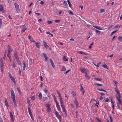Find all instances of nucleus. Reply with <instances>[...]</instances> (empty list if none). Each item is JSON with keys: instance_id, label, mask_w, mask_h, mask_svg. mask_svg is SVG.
Returning <instances> with one entry per match:
<instances>
[{"instance_id": "1", "label": "nucleus", "mask_w": 122, "mask_h": 122, "mask_svg": "<svg viewBox=\"0 0 122 122\" xmlns=\"http://www.w3.org/2000/svg\"><path fill=\"white\" fill-rule=\"evenodd\" d=\"M115 91L116 93H117L118 96L117 95H116V98L118 101L117 105L118 108L120 109V105H122V102L121 100V95L119 90L118 89L116 88H115Z\"/></svg>"}, {"instance_id": "2", "label": "nucleus", "mask_w": 122, "mask_h": 122, "mask_svg": "<svg viewBox=\"0 0 122 122\" xmlns=\"http://www.w3.org/2000/svg\"><path fill=\"white\" fill-rule=\"evenodd\" d=\"M60 103L61 104V107L62 108L63 112H64L65 116H67V114L66 111L65 109L64 104L63 103V100H60Z\"/></svg>"}, {"instance_id": "3", "label": "nucleus", "mask_w": 122, "mask_h": 122, "mask_svg": "<svg viewBox=\"0 0 122 122\" xmlns=\"http://www.w3.org/2000/svg\"><path fill=\"white\" fill-rule=\"evenodd\" d=\"M54 101L56 103V106L59 111H61V108L60 107V106L59 105V102L57 101V100L56 99L55 96L54 95Z\"/></svg>"}, {"instance_id": "4", "label": "nucleus", "mask_w": 122, "mask_h": 122, "mask_svg": "<svg viewBox=\"0 0 122 122\" xmlns=\"http://www.w3.org/2000/svg\"><path fill=\"white\" fill-rule=\"evenodd\" d=\"M55 114L56 115V117L61 122L62 120V117L59 114L58 112L56 111H55Z\"/></svg>"}, {"instance_id": "5", "label": "nucleus", "mask_w": 122, "mask_h": 122, "mask_svg": "<svg viewBox=\"0 0 122 122\" xmlns=\"http://www.w3.org/2000/svg\"><path fill=\"white\" fill-rule=\"evenodd\" d=\"M8 74L9 77L15 85L16 83L14 77L12 76L11 74L10 73L8 72Z\"/></svg>"}, {"instance_id": "6", "label": "nucleus", "mask_w": 122, "mask_h": 122, "mask_svg": "<svg viewBox=\"0 0 122 122\" xmlns=\"http://www.w3.org/2000/svg\"><path fill=\"white\" fill-rule=\"evenodd\" d=\"M11 95V97L13 100H15V96L14 93L13 89L12 88L10 89Z\"/></svg>"}, {"instance_id": "7", "label": "nucleus", "mask_w": 122, "mask_h": 122, "mask_svg": "<svg viewBox=\"0 0 122 122\" xmlns=\"http://www.w3.org/2000/svg\"><path fill=\"white\" fill-rule=\"evenodd\" d=\"M51 104H46V107L47 108V112L49 113L50 112L51 109L50 108V106Z\"/></svg>"}, {"instance_id": "8", "label": "nucleus", "mask_w": 122, "mask_h": 122, "mask_svg": "<svg viewBox=\"0 0 122 122\" xmlns=\"http://www.w3.org/2000/svg\"><path fill=\"white\" fill-rule=\"evenodd\" d=\"M0 68L1 71L2 73H3V66L4 64V62L2 60V59L0 60Z\"/></svg>"}, {"instance_id": "9", "label": "nucleus", "mask_w": 122, "mask_h": 122, "mask_svg": "<svg viewBox=\"0 0 122 122\" xmlns=\"http://www.w3.org/2000/svg\"><path fill=\"white\" fill-rule=\"evenodd\" d=\"M16 60V61L19 65H21V62L20 61L19 59V58L17 55V54H14Z\"/></svg>"}, {"instance_id": "10", "label": "nucleus", "mask_w": 122, "mask_h": 122, "mask_svg": "<svg viewBox=\"0 0 122 122\" xmlns=\"http://www.w3.org/2000/svg\"><path fill=\"white\" fill-rule=\"evenodd\" d=\"M14 5L15 6L16 11L17 12L19 11L20 10V9L19 8V5L16 3H14Z\"/></svg>"}, {"instance_id": "11", "label": "nucleus", "mask_w": 122, "mask_h": 122, "mask_svg": "<svg viewBox=\"0 0 122 122\" xmlns=\"http://www.w3.org/2000/svg\"><path fill=\"white\" fill-rule=\"evenodd\" d=\"M80 69L81 72L83 73H85V71H88V70L85 68H80Z\"/></svg>"}, {"instance_id": "12", "label": "nucleus", "mask_w": 122, "mask_h": 122, "mask_svg": "<svg viewBox=\"0 0 122 122\" xmlns=\"http://www.w3.org/2000/svg\"><path fill=\"white\" fill-rule=\"evenodd\" d=\"M23 28L21 31V32L22 33L24 32L27 29V28L26 27L25 25H23Z\"/></svg>"}, {"instance_id": "13", "label": "nucleus", "mask_w": 122, "mask_h": 122, "mask_svg": "<svg viewBox=\"0 0 122 122\" xmlns=\"http://www.w3.org/2000/svg\"><path fill=\"white\" fill-rule=\"evenodd\" d=\"M74 103L76 106V108H78V103L77 100L76 99L74 101Z\"/></svg>"}, {"instance_id": "14", "label": "nucleus", "mask_w": 122, "mask_h": 122, "mask_svg": "<svg viewBox=\"0 0 122 122\" xmlns=\"http://www.w3.org/2000/svg\"><path fill=\"white\" fill-rule=\"evenodd\" d=\"M43 43L45 48H48L49 47L47 45L46 43L45 42V41H43Z\"/></svg>"}, {"instance_id": "15", "label": "nucleus", "mask_w": 122, "mask_h": 122, "mask_svg": "<svg viewBox=\"0 0 122 122\" xmlns=\"http://www.w3.org/2000/svg\"><path fill=\"white\" fill-rule=\"evenodd\" d=\"M28 38L30 40L31 42H34L35 41L30 35L28 36Z\"/></svg>"}, {"instance_id": "16", "label": "nucleus", "mask_w": 122, "mask_h": 122, "mask_svg": "<svg viewBox=\"0 0 122 122\" xmlns=\"http://www.w3.org/2000/svg\"><path fill=\"white\" fill-rule=\"evenodd\" d=\"M8 52L9 53H11L12 51V50L10 46L9 45H8Z\"/></svg>"}, {"instance_id": "17", "label": "nucleus", "mask_w": 122, "mask_h": 122, "mask_svg": "<svg viewBox=\"0 0 122 122\" xmlns=\"http://www.w3.org/2000/svg\"><path fill=\"white\" fill-rule=\"evenodd\" d=\"M50 62H51V63L53 68H54L55 67V65L54 64V63H53L52 60L51 58H50Z\"/></svg>"}, {"instance_id": "18", "label": "nucleus", "mask_w": 122, "mask_h": 122, "mask_svg": "<svg viewBox=\"0 0 122 122\" xmlns=\"http://www.w3.org/2000/svg\"><path fill=\"white\" fill-rule=\"evenodd\" d=\"M5 106H6L7 107V109H8L9 105H8V103L7 102V100L6 99H5Z\"/></svg>"}, {"instance_id": "19", "label": "nucleus", "mask_w": 122, "mask_h": 122, "mask_svg": "<svg viewBox=\"0 0 122 122\" xmlns=\"http://www.w3.org/2000/svg\"><path fill=\"white\" fill-rule=\"evenodd\" d=\"M10 117L12 121L13 122L14 120V117L12 112H10Z\"/></svg>"}, {"instance_id": "20", "label": "nucleus", "mask_w": 122, "mask_h": 122, "mask_svg": "<svg viewBox=\"0 0 122 122\" xmlns=\"http://www.w3.org/2000/svg\"><path fill=\"white\" fill-rule=\"evenodd\" d=\"M93 27L97 29H98L100 30H103V29H102L101 28V27L100 26H94Z\"/></svg>"}, {"instance_id": "21", "label": "nucleus", "mask_w": 122, "mask_h": 122, "mask_svg": "<svg viewBox=\"0 0 122 122\" xmlns=\"http://www.w3.org/2000/svg\"><path fill=\"white\" fill-rule=\"evenodd\" d=\"M85 76L86 77L87 79H90V77L88 76L86 72H85Z\"/></svg>"}, {"instance_id": "22", "label": "nucleus", "mask_w": 122, "mask_h": 122, "mask_svg": "<svg viewBox=\"0 0 122 122\" xmlns=\"http://www.w3.org/2000/svg\"><path fill=\"white\" fill-rule=\"evenodd\" d=\"M36 46L37 48H40L39 45V43L36 42L35 43Z\"/></svg>"}, {"instance_id": "23", "label": "nucleus", "mask_w": 122, "mask_h": 122, "mask_svg": "<svg viewBox=\"0 0 122 122\" xmlns=\"http://www.w3.org/2000/svg\"><path fill=\"white\" fill-rule=\"evenodd\" d=\"M38 97L39 99H41L42 98V95L41 93H40L38 95Z\"/></svg>"}, {"instance_id": "24", "label": "nucleus", "mask_w": 122, "mask_h": 122, "mask_svg": "<svg viewBox=\"0 0 122 122\" xmlns=\"http://www.w3.org/2000/svg\"><path fill=\"white\" fill-rule=\"evenodd\" d=\"M63 60L64 61H67L68 60V59L66 58L65 56H64L63 58Z\"/></svg>"}, {"instance_id": "25", "label": "nucleus", "mask_w": 122, "mask_h": 122, "mask_svg": "<svg viewBox=\"0 0 122 122\" xmlns=\"http://www.w3.org/2000/svg\"><path fill=\"white\" fill-rule=\"evenodd\" d=\"M102 66L105 68H106L107 69H108V68L107 67V65L105 64H104L103 65H102Z\"/></svg>"}, {"instance_id": "26", "label": "nucleus", "mask_w": 122, "mask_h": 122, "mask_svg": "<svg viewBox=\"0 0 122 122\" xmlns=\"http://www.w3.org/2000/svg\"><path fill=\"white\" fill-rule=\"evenodd\" d=\"M43 55L44 56V58L45 59V61H46L48 59V57L46 55V54H43Z\"/></svg>"}, {"instance_id": "27", "label": "nucleus", "mask_w": 122, "mask_h": 122, "mask_svg": "<svg viewBox=\"0 0 122 122\" xmlns=\"http://www.w3.org/2000/svg\"><path fill=\"white\" fill-rule=\"evenodd\" d=\"M71 94L74 97L76 96V92H75L72 91L71 92Z\"/></svg>"}, {"instance_id": "28", "label": "nucleus", "mask_w": 122, "mask_h": 122, "mask_svg": "<svg viewBox=\"0 0 122 122\" xmlns=\"http://www.w3.org/2000/svg\"><path fill=\"white\" fill-rule=\"evenodd\" d=\"M17 89L18 91V92L19 93V94L21 95V91L20 90V89L18 87H17Z\"/></svg>"}, {"instance_id": "29", "label": "nucleus", "mask_w": 122, "mask_h": 122, "mask_svg": "<svg viewBox=\"0 0 122 122\" xmlns=\"http://www.w3.org/2000/svg\"><path fill=\"white\" fill-rule=\"evenodd\" d=\"M118 30L117 29L116 30L112 32L110 34V36H112L113 35V34L116 32Z\"/></svg>"}, {"instance_id": "30", "label": "nucleus", "mask_w": 122, "mask_h": 122, "mask_svg": "<svg viewBox=\"0 0 122 122\" xmlns=\"http://www.w3.org/2000/svg\"><path fill=\"white\" fill-rule=\"evenodd\" d=\"M23 69L24 70L26 68V64L24 62H23Z\"/></svg>"}, {"instance_id": "31", "label": "nucleus", "mask_w": 122, "mask_h": 122, "mask_svg": "<svg viewBox=\"0 0 122 122\" xmlns=\"http://www.w3.org/2000/svg\"><path fill=\"white\" fill-rule=\"evenodd\" d=\"M80 90L82 92L83 94H84L85 92L84 89L82 87H81Z\"/></svg>"}, {"instance_id": "32", "label": "nucleus", "mask_w": 122, "mask_h": 122, "mask_svg": "<svg viewBox=\"0 0 122 122\" xmlns=\"http://www.w3.org/2000/svg\"><path fill=\"white\" fill-rule=\"evenodd\" d=\"M95 80H96L97 81H101L102 79L100 78H94Z\"/></svg>"}, {"instance_id": "33", "label": "nucleus", "mask_w": 122, "mask_h": 122, "mask_svg": "<svg viewBox=\"0 0 122 122\" xmlns=\"http://www.w3.org/2000/svg\"><path fill=\"white\" fill-rule=\"evenodd\" d=\"M105 10L104 9H101L100 10V11L101 13L104 12H105Z\"/></svg>"}, {"instance_id": "34", "label": "nucleus", "mask_w": 122, "mask_h": 122, "mask_svg": "<svg viewBox=\"0 0 122 122\" xmlns=\"http://www.w3.org/2000/svg\"><path fill=\"white\" fill-rule=\"evenodd\" d=\"M13 103L14 104L15 107L17 106V105L16 103V102L15 100H13Z\"/></svg>"}, {"instance_id": "35", "label": "nucleus", "mask_w": 122, "mask_h": 122, "mask_svg": "<svg viewBox=\"0 0 122 122\" xmlns=\"http://www.w3.org/2000/svg\"><path fill=\"white\" fill-rule=\"evenodd\" d=\"M95 31L96 33L98 34H100L101 33V31H100L98 30H95Z\"/></svg>"}, {"instance_id": "36", "label": "nucleus", "mask_w": 122, "mask_h": 122, "mask_svg": "<svg viewBox=\"0 0 122 122\" xmlns=\"http://www.w3.org/2000/svg\"><path fill=\"white\" fill-rule=\"evenodd\" d=\"M94 43V42H92L90 45L89 47V48L91 49L92 47V45H93Z\"/></svg>"}, {"instance_id": "37", "label": "nucleus", "mask_w": 122, "mask_h": 122, "mask_svg": "<svg viewBox=\"0 0 122 122\" xmlns=\"http://www.w3.org/2000/svg\"><path fill=\"white\" fill-rule=\"evenodd\" d=\"M66 68L64 66H63L62 67V68L61 70L62 71H66Z\"/></svg>"}, {"instance_id": "38", "label": "nucleus", "mask_w": 122, "mask_h": 122, "mask_svg": "<svg viewBox=\"0 0 122 122\" xmlns=\"http://www.w3.org/2000/svg\"><path fill=\"white\" fill-rule=\"evenodd\" d=\"M122 40V37L119 36L118 38V40L119 41H121Z\"/></svg>"}, {"instance_id": "39", "label": "nucleus", "mask_w": 122, "mask_h": 122, "mask_svg": "<svg viewBox=\"0 0 122 122\" xmlns=\"http://www.w3.org/2000/svg\"><path fill=\"white\" fill-rule=\"evenodd\" d=\"M48 99V98L46 97H44L43 98V99L44 101H45L46 100H47Z\"/></svg>"}, {"instance_id": "40", "label": "nucleus", "mask_w": 122, "mask_h": 122, "mask_svg": "<svg viewBox=\"0 0 122 122\" xmlns=\"http://www.w3.org/2000/svg\"><path fill=\"white\" fill-rule=\"evenodd\" d=\"M68 3L69 4L70 7L71 8L72 6V5L71 4V3L69 1H68Z\"/></svg>"}, {"instance_id": "41", "label": "nucleus", "mask_w": 122, "mask_h": 122, "mask_svg": "<svg viewBox=\"0 0 122 122\" xmlns=\"http://www.w3.org/2000/svg\"><path fill=\"white\" fill-rule=\"evenodd\" d=\"M19 69V73L20 75H21V71L20 70V67L18 68Z\"/></svg>"}, {"instance_id": "42", "label": "nucleus", "mask_w": 122, "mask_h": 122, "mask_svg": "<svg viewBox=\"0 0 122 122\" xmlns=\"http://www.w3.org/2000/svg\"><path fill=\"white\" fill-rule=\"evenodd\" d=\"M98 90L100 91H102V92H107V91H106L105 90H104L103 89H98Z\"/></svg>"}, {"instance_id": "43", "label": "nucleus", "mask_w": 122, "mask_h": 122, "mask_svg": "<svg viewBox=\"0 0 122 122\" xmlns=\"http://www.w3.org/2000/svg\"><path fill=\"white\" fill-rule=\"evenodd\" d=\"M71 71V70L70 69L69 70L67 71L66 72H65V74H67V73H68L69 72Z\"/></svg>"}, {"instance_id": "44", "label": "nucleus", "mask_w": 122, "mask_h": 122, "mask_svg": "<svg viewBox=\"0 0 122 122\" xmlns=\"http://www.w3.org/2000/svg\"><path fill=\"white\" fill-rule=\"evenodd\" d=\"M0 11L4 12V9L3 7L0 8Z\"/></svg>"}, {"instance_id": "45", "label": "nucleus", "mask_w": 122, "mask_h": 122, "mask_svg": "<svg viewBox=\"0 0 122 122\" xmlns=\"http://www.w3.org/2000/svg\"><path fill=\"white\" fill-rule=\"evenodd\" d=\"M28 109V112L29 113H31V110L30 108L29 107H28L27 108Z\"/></svg>"}, {"instance_id": "46", "label": "nucleus", "mask_w": 122, "mask_h": 122, "mask_svg": "<svg viewBox=\"0 0 122 122\" xmlns=\"http://www.w3.org/2000/svg\"><path fill=\"white\" fill-rule=\"evenodd\" d=\"M109 99L108 98H107L106 99L105 101V102H109Z\"/></svg>"}, {"instance_id": "47", "label": "nucleus", "mask_w": 122, "mask_h": 122, "mask_svg": "<svg viewBox=\"0 0 122 122\" xmlns=\"http://www.w3.org/2000/svg\"><path fill=\"white\" fill-rule=\"evenodd\" d=\"M96 85L98 86H102V84L97 83H96Z\"/></svg>"}, {"instance_id": "48", "label": "nucleus", "mask_w": 122, "mask_h": 122, "mask_svg": "<svg viewBox=\"0 0 122 122\" xmlns=\"http://www.w3.org/2000/svg\"><path fill=\"white\" fill-rule=\"evenodd\" d=\"M30 98L31 99H32L33 101L35 99V97L34 96H32L31 97H30Z\"/></svg>"}, {"instance_id": "49", "label": "nucleus", "mask_w": 122, "mask_h": 122, "mask_svg": "<svg viewBox=\"0 0 122 122\" xmlns=\"http://www.w3.org/2000/svg\"><path fill=\"white\" fill-rule=\"evenodd\" d=\"M27 103L29 106H31L32 105L31 104L30 101L27 102Z\"/></svg>"}, {"instance_id": "50", "label": "nucleus", "mask_w": 122, "mask_h": 122, "mask_svg": "<svg viewBox=\"0 0 122 122\" xmlns=\"http://www.w3.org/2000/svg\"><path fill=\"white\" fill-rule=\"evenodd\" d=\"M43 91L45 92V93H46L48 92V90L46 89H43Z\"/></svg>"}, {"instance_id": "51", "label": "nucleus", "mask_w": 122, "mask_h": 122, "mask_svg": "<svg viewBox=\"0 0 122 122\" xmlns=\"http://www.w3.org/2000/svg\"><path fill=\"white\" fill-rule=\"evenodd\" d=\"M114 83L115 84V85H116V87H115V88L114 89H115V88H117L118 89H118L117 88V85H116V84H117V81H114Z\"/></svg>"}, {"instance_id": "52", "label": "nucleus", "mask_w": 122, "mask_h": 122, "mask_svg": "<svg viewBox=\"0 0 122 122\" xmlns=\"http://www.w3.org/2000/svg\"><path fill=\"white\" fill-rule=\"evenodd\" d=\"M101 63L100 62L99 63H97V65H96V66L98 68L99 67V64H100Z\"/></svg>"}, {"instance_id": "53", "label": "nucleus", "mask_w": 122, "mask_h": 122, "mask_svg": "<svg viewBox=\"0 0 122 122\" xmlns=\"http://www.w3.org/2000/svg\"><path fill=\"white\" fill-rule=\"evenodd\" d=\"M112 107L113 108V110H114V104H112Z\"/></svg>"}, {"instance_id": "54", "label": "nucleus", "mask_w": 122, "mask_h": 122, "mask_svg": "<svg viewBox=\"0 0 122 122\" xmlns=\"http://www.w3.org/2000/svg\"><path fill=\"white\" fill-rule=\"evenodd\" d=\"M113 54H112V55H110L108 56H107V57H112L113 56Z\"/></svg>"}, {"instance_id": "55", "label": "nucleus", "mask_w": 122, "mask_h": 122, "mask_svg": "<svg viewBox=\"0 0 122 122\" xmlns=\"http://www.w3.org/2000/svg\"><path fill=\"white\" fill-rule=\"evenodd\" d=\"M69 14H71V15H72L73 14V13L71 10L69 11Z\"/></svg>"}, {"instance_id": "56", "label": "nucleus", "mask_w": 122, "mask_h": 122, "mask_svg": "<svg viewBox=\"0 0 122 122\" xmlns=\"http://www.w3.org/2000/svg\"><path fill=\"white\" fill-rule=\"evenodd\" d=\"M52 23V21H47V23H48L49 24H50Z\"/></svg>"}, {"instance_id": "57", "label": "nucleus", "mask_w": 122, "mask_h": 122, "mask_svg": "<svg viewBox=\"0 0 122 122\" xmlns=\"http://www.w3.org/2000/svg\"><path fill=\"white\" fill-rule=\"evenodd\" d=\"M15 64L14 62H13V64L12 65V66L14 68H15Z\"/></svg>"}, {"instance_id": "58", "label": "nucleus", "mask_w": 122, "mask_h": 122, "mask_svg": "<svg viewBox=\"0 0 122 122\" xmlns=\"http://www.w3.org/2000/svg\"><path fill=\"white\" fill-rule=\"evenodd\" d=\"M60 20H55V21L56 22V23H58L59 22H60Z\"/></svg>"}, {"instance_id": "59", "label": "nucleus", "mask_w": 122, "mask_h": 122, "mask_svg": "<svg viewBox=\"0 0 122 122\" xmlns=\"http://www.w3.org/2000/svg\"><path fill=\"white\" fill-rule=\"evenodd\" d=\"M59 100H62V98L61 96H59Z\"/></svg>"}, {"instance_id": "60", "label": "nucleus", "mask_w": 122, "mask_h": 122, "mask_svg": "<svg viewBox=\"0 0 122 122\" xmlns=\"http://www.w3.org/2000/svg\"><path fill=\"white\" fill-rule=\"evenodd\" d=\"M63 3L64 4L66 5H67V2L66 1H64L63 2Z\"/></svg>"}, {"instance_id": "61", "label": "nucleus", "mask_w": 122, "mask_h": 122, "mask_svg": "<svg viewBox=\"0 0 122 122\" xmlns=\"http://www.w3.org/2000/svg\"><path fill=\"white\" fill-rule=\"evenodd\" d=\"M99 99L101 100H102L103 99V97L102 96H101L100 97Z\"/></svg>"}, {"instance_id": "62", "label": "nucleus", "mask_w": 122, "mask_h": 122, "mask_svg": "<svg viewBox=\"0 0 122 122\" xmlns=\"http://www.w3.org/2000/svg\"><path fill=\"white\" fill-rule=\"evenodd\" d=\"M109 118H110V122H112V117L111 116L109 117Z\"/></svg>"}, {"instance_id": "63", "label": "nucleus", "mask_w": 122, "mask_h": 122, "mask_svg": "<svg viewBox=\"0 0 122 122\" xmlns=\"http://www.w3.org/2000/svg\"><path fill=\"white\" fill-rule=\"evenodd\" d=\"M96 119H97V120L99 122H101L99 118H97Z\"/></svg>"}, {"instance_id": "64", "label": "nucleus", "mask_w": 122, "mask_h": 122, "mask_svg": "<svg viewBox=\"0 0 122 122\" xmlns=\"http://www.w3.org/2000/svg\"><path fill=\"white\" fill-rule=\"evenodd\" d=\"M40 79L41 80V81H43V78L42 76H40Z\"/></svg>"}]
</instances>
